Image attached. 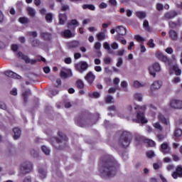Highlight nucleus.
Returning a JSON list of instances; mask_svg holds the SVG:
<instances>
[{
  "label": "nucleus",
  "mask_w": 182,
  "mask_h": 182,
  "mask_svg": "<svg viewBox=\"0 0 182 182\" xmlns=\"http://www.w3.org/2000/svg\"><path fill=\"white\" fill-rule=\"evenodd\" d=\"M178 15V13L175 11H169L165 14L166 19H173V18H176Z\"/></svg>",
  "instance_id": "obj_19"
},
{
  "label": "nucleus",
  "mask_w": 182,
  "mask_h": 182,
  "mask_svg": "<svg viewBox=\"0 0 182 182\" xmlns=\"http://www.w3.org/2000/svg\"><path fill=\"white\" fill-rule=\"evenodd\" d=\"M94 63L95 65H100L102 63V60H100L99 58H95L94 60Z\"/></svg>",
  "instance_id": "obj_63"
},
{
  "label": "nucleus",
  "mask_w": 182,
  "mask_h": 182,
  "mask_svg": "<svg viewBox=\"0 0 182 182\" xmlns=\"http://www.w3.org/2000/svg\"><path fill=\"white\" fill-rule=\"evenodd\" d=\"M132 133L124 131L119 139V144L122 146V147H127L129 144H130V141L132 140Z\"/></svg>",
  "instance_id": "obj_3"
},
{
  "label": "nucleus",
  "mask_w": 182,
  "mask_h": 182,
  "mask_svg": "<svg viewBox=\"0 0 182 182\" xmlns=\"http://www.w3.org/2000/svg\"><path fill=\"white\" fill-rule=\"evenodd\" d=\"M46 21L48 23H50L52 22V14H47L46 15Z\"/></svg>",
  "instance_id": "obj_43"
},
{
  "label": "nucleus",
  "mask_w": 182,
  "mask_h": 182,
  "mask_svg": "<svg viewBox=\"0 0 182 182\" xmlns=\"http://www.w3.org/2000/svg\"><path fill=\"white\" fill-rule=\"evenodd\" d=\"M46 170L43 168H40L38 170V176L41 180H43V178H46Z\"/></svg>",
  "instance_id": "obj_23"
},
{
  "label": "nucleus",
  "mask_w": 182,
  "mask_h": 182,
  "mask_svg": "<svg viewBox=\"0 0 182 182\" xmlns=\"http://www.w3.org/2000/svg\"><path fill=\"white\" fill-rule=\"evenodd\" d=\"M182 135V130L180 129H177L175 131L174 136L175 137H180Z\"/></svg>",
  "instance_id": "obj_45"
},
{
  "label": "nucleus",
  "mask_w": 182,
  "mask_h": 182,
  "mask_svg": "<svg viewBox=\"0 0 182 182\" xmlns=\"http://www.w3.org/2000/svg\"><path fill=\"white\" fill-rule=\"evenodd\" d=\"M111 48L114 50L119 49V44H117L116 42H114L111 44Z\"/></svg>",
  "instance_id": "obj_54"
},
{
  "label": "nucleus",
  "mask_w": 182,
  "mask_h": 182,
  "mask_svg": "<svg viewBox=\"0 0 182 182\" xmlns=\"http://www.w3.org/2000/svg\"><path fill=\"white\" fill-rule=\"evenodd\" d=\"M75 68L78 72H80V73H83V72L87 70L89 64H87L86 61H80L75 64Z\"/></svg>",
  "instance_id": "obj_7"
},
{
  "label": "nucleus",
  "mask_w": 182,
  "mask_h": 182,
  "mask_svg": "<svg viewBox=\"0 0 182 182\" xmlns=\"http://www.w3.org/2000/svg\"><path fill=\"white\" fill-rule=\"evenodd\" d=\"M163 86V82L160 80H155L154 82L151 85V92L154 90H159Z\"/></svg>",
  "instance_id": "obj_12"
},
{
  "label": "nucleus",
  "mask_w": 182,
  "mask_h": 182,
  "mask_svg": "<svg viewBox=\"0 0 182 182\" xmlns=\"http://www.w3.org/2000/svg\"><path fill=\"white\" fill-rule=\"evenodd\" d=\"M146 107H147L146 105L140 106L137 105L136 103L128 104L125 107L124 114H122L119 112L118 117L123 119L124 117H127V116L134 114L136 112V119L134 120L138 123H141V124H146V123L149 122L146 117H144V110H146Z\"/></svg>",
  "instance_id": "obj_2"
},
{
  "label": "nucleus",
  "mask_w": 182,
  "mask_h": 182,
  "mask_svg": "<svg viewBox=\"0 0 182 182\" xmlns=\"http://www.w3.org/2000/svg\"><path fill=\"white\" fill-rule=\"evenodd\" d=\"M79 45H80L79 41H73L70 43V48H77Z\"/></svg>",
  "instance_id": "obj_48"
},
{
  "label": "nucleus",
  "mask_w": 182,
  "mask_h": 182,
  "mask_svg": "<svg viewBox=\"0 0 182 182\" xmlns=\"http://www.w3.org/2000/svg\"><path fill=\"white\" fill-rule=\"evenodd\" d=\"M121 87L124 90V92H127V82L122 81Z\"/></svg>",
  "instance_id": "obj_41"
},
{
  "label": "nucleus",
  "mask_w": 182,
  "mask_h": 182,
  "mask_svg": "<svg viewBox=\"0 0 182 182\" xmlns=\"http://www.w3.org/2000/svg\"><path fill=\"white\" fill-rule=\"evenodd\" d=\"M115 31L119 33V35L124 36L127 33L126 28L122 26L117 27Z\"/></svg>",
  "instance_id": "obj_22"
},
{
  "label": "nucleus",
  "mask_w": 182,
  "mask_h": 182,
  "mask_svg": "<svg viewBox=\"0 0 182 182\" xmlns=\"http://www.w3.org/2000/svg\"><path fill=\"white\" fill-rule=\"evenodd\" d=\"M76 86L78 89H83L85 87V84L83 83V81L78 80L76 82Z\"/></svg>",
  "instance_id": "obj_36"
},
{
  "label": "nucleus",
  "mask_w": 182,
  "mask_h": 182,
  "mask_svg": "<svg viewBox=\"0 0 182 182\" xmlns=\"http://www.w3.org/2000/svg\"><path fill=\"white\" fill-rule=\"evenodd\" d=\"M160 151L163 154H171V149L168 146V144L164 143L161 145Z\"/></svg>",
  "instance_id": "obj_10"
},
{
  "label": "nucleus",
  "mask_w": 182,
  "mask_h": 182,
  "mask_svg": "<svg viewBox=\"0 0 182 182\" xmlns=\"http://www.w3.org/2000/svg\"><path fill=\"white\" fill-rule=\"evenodd\" d=\"M18 21L20 23H28L29 22V20L26 17H21Z\"/></svg>",
  "instance_id": "obj_40"
},
{
  "label": "nucleus",
  "mask_w": 182,
  "mask_h": 182,
  "mask_svg": "<svg viewBox=\"0 0 182 182\" xmlns=\"http://www.w3.org/2000/svg\"><path fill=\"white\" fill-rule=\"evenodd\" d=\"M106 103H114V99L112 95H107L105 98Z\"/></svg>",
  "instance_id": "obj_38"
},
{
  "label": "nucleus",
  "mask_w": 182,
  "mask_h": 182,
  "mask_svg": "<svg viewBox=\"0 0 182 182\" xmlns=\"http://www.w3.org/2000/svg\"><path fill=\"white\" fill-rule=\"evenodd\" d=\"M165 51L166 52V53H168L169 55H171V53H173V48H166Z\"/></svg>",
  "instance_id": "obj_62"
},
{
  "label": "nucleus",
  "mask_w": 182,
  "mask_h": 182,
  "mask_svg": "<svg viewBox=\"0 0 182 182\" xmlns=\"http://www.w3.org/2000/svg\"><path fill=\"white\" fill-rule=\"evenodd\" d=\"M117 89V87H111L109 89L108 92L109 93H115Z\"/></svg>",
  "instance_id": "obj_64"
},
{
  "label": "nucleus",
  "mask_w": 182,
  "mask_h": 182,
  "mask_svg": "<svg viewBox=\"0 0 182 182\" xmlns=\"http://www.w3.org/2000/svg\"><path fill=\"white\" fill-rule=\"evenodd\" d=\"M72 25L73 26H77L79 25V22H77V20L76 19L72 20L70 23H68V28L72 29Z\"/></svg>",
  "instance_id": "obj_29"
},
{
  "label": "nucleus",
  "mask_w": 182,
  "mask_h": 182,
  "mask_svg": "<svg viewBox=\"0 0 182 182\" xmlns=\"http://www.w3.org/2000/svg\"><path fill=\"white\" fill-rule=\"evenodd\" d=\"M95 79H96V75L92 71L88 72L85 77V80L89 85H92L95 82Z\"/></svg>",
  "instance_id": "obj_9"
},
{
  "label": "nucleus",
  "mask_w": 182,
  "mask_h": 182,
  "mask_svg": "<svg viewBox=\"0 0 182 182\" xmlns=\"http://www.w3.org/2000/svg\"><path fill=\"white\" fill-rule=\"evenodd\" d=\"M133 86L134 87H143V86H144V84H142L141 82H139L138 80H135L133 82Z\"/></svg>",
  "instance_id": "obj_37"
},
{
  "label": "nucleus",
  "mask_w": 182,
  "mask_h": 182,
  "mask_svg": "<svg viewBox=\"0 0 182 182\" xmlns=\"http://www.w3.org/2000/svg\"><path fill=\"white\" fill-rule=\"evenodd\" d=\"M61 77L66 79V77H70L72 76V70L68 68H63L60 73Z\"/></svg>",
  "instance_id": "obj_13"
},
{
  "label": "nucleus",
  "mask_w": 182,
  "mask_h": 182,
  "mask_svg": "<svg viewBox=\"0 0 182 182\" xmlns=\"http://www.w3.org/2000/svg\"><path fill=\"white\" fill-rule=\"evenodd\" d=\"M62 36H64V38H73V33H72V31H70V30H65L63 33Z\"/></svg>",
  "instance_id": "obj_25"
},
{
  "label": "nucleus",
  "mask_w": 182,
  "mask_h": 182,
  "mask_svg": "<svg viewBox=\"0 0 182 182\" xmlns=\"http://www.w3.org/2000/svg\"><path fill=\"white\" fill-rule=\"evenodd\" d=\"M42 151L43 153L46 154V156H49V154H50V149H49V148H48L46 146H43L41 147Z\"/></svg>",
  "instance_id": "obj_35"
},
{
  "label": "nucleus",
  "mask_w": 182,
  "mask_h": 182,
  "mask_svg": "<svg viewBox=\"0 0 182 182\" xmlns=\"http://www.w3.org/2000/svg\"><path fill=\"white\" fill-rule=\"evenodd\" d=\"M82 8L84 9H90V11H95V9H96V8L95 7L94 5L92 4H84L82 6Z\"/></svg>",
  "instance_id": "obj_34"
},
{
  "label": "nucleus",
  "mask_w": 182,
  "mask_h": 182,
  "mask_svg": "<svg viewBox=\"0 0 182 182\" xmlns=\"http://www.w3.org/2000/svg\"><path fill=\"white\" fill-rule=\"evenodd\" d=\"M136 15L139 19H144L146 18V13L144 11H136Z\"/></svg>",
  "instance_id": "obj_31"
},
{
  "label": "nucleus",
  "mask_w": 182,
  "mask_h": 182,
  "mask_svg": "<svg viewBox=\"0 0 182 182\" xmlns=\"http://www.w3.org/2000/svg\"><path fill=\"white\" fill-rule=\"evenodd\" d=\"M13 132H14L13 137L14 140H18V139L21 137V129L19 128H14L13 129Z\"/></svg>",
  "instance_id": "obj_21"
},
{
  "label": "nucleus",
  "mask_w": 182,
  "mask_h": 182,
  "mask_svg": "<svg viewBox=\"0 0 182 182\" xmlns=\"http://www.w3.org/2000/svg\"><path fill=\"white\" fill-rule=\"evenodd\" d=\"M134 39H136L137 42H144L145 41L144 38L139 35L135 36Z\"/></svg>",
  "instance_id": "obj_50"
},
{
  "label": "nucleus",
  "mask_w": 182,
  "mask_h": 182,
  "mask_svg": "<svg viewBox=\"0 0 182 182\" xmlns=\"http://www.w3.org/2000/svg\"><path fill=\"white\" fill-rule=\"evenodd\" d=\"M134 99L138 102H143V95L141 93L136 92L134 94Z\"/></svg>",
  "instance_id": "obj_26"
},
{
  "label": "nucleus",
  "mask_w": 182,
  "mask_h": 182,
  "mask_svg": "<svg viewBox=\"0 0 182 182\" xmlns=\"http://www.w3.org/2000/svg\"><path fill=\"white\" fill-rule=\"evenodd\" d=\"M173 178H178V177H182V167L178 166L176 167L175 172L172 173Z\"/></svg>",
  "instance_id": "obj_16"
},
{
  "label": "nucleus",
  "mask_w": 182,
  "mask_h": 182,
  "mask_svg": "<svg viewBox=\"0 0 182 182\" xmlns=\"http://www.w3.org/2000/svg\"><path fill=\"white\" fill-rule=\"evenodd\" d=\"M109 112H108V116H113V114H116V108L114 106H111L108 108Z\"/></svg>",
  "instance_id": "obj_33"
},
{
  "label": "nucleus",
  "mask_w": 182,
  "mask_h": 182,
  "mask_svg": "<svg viewBox=\"0 0 182 182\" xmlns=\"http://www.w3.org/2000/svg\"><path fill=\"white\" fill-rule=\"evenodd\" d=\"M27 12L30 16H35V9H32L31 7L27 8Z\"/></svg>",
  "instance_id": "obj_39"
},
{
  "label": "nucleus",
  "mask_w": 182,
  "mask_h": 182,
  "mask_svg": "<svg viewBox=\"0 0 182 182\" xmlns=\"http://www.w3.org/2000/svg\"><path fill=\"white\" fill-rule=\"evenodd\" d=\"M136 140L137 141H145V143H147L148 146H149L150 147H154V146H156V142H154V141L151 140V139H145L144 140V137L141 136H138L136 138Z\"/></svg>",
  "instance_id": "obj_8"
},
{
  "label": "nucleus",
  "mask_w": 182,
  "mask_h": 182,
  "mask_svg": "<svg viewBox=\"0 0 182 182\" xmlns=\"http://www.w3.org/2000/svg\"><path fill=\"white\" fill-rule=\"evenodd\" d=\"M41 38H43V39H45L46 41H48V39H50V38H52L50 33L46 32H41Z\"/></svg>",
  "instance_id": "obj_27"
},
{
  "label": "nucleus",
  "mask_w": 182,
  "mask_h": 182,
  "mask_svg": "<svg viewBox=\"0 0 182 182\" xmlns=\"http://www.w3.org/2000/svg\"><path fill=\"white\" fill-rule=\"evenodd\" d=\"M28 35L29 36H32L33 38H36V36H38V33H36V31L28 32Z\"/></svg>",
  "instance_id": "obj_55"
},
{
  "label": "nucleus",
  "mask_w": 182,
  "mask_h": 182,
  "mask_svg": "<svg viewBox=\"0 0 182 182\" xmlns=\"http://www.w3.org/2000/svg\"><path fill=\"white\" fill-rule=\"evenodd\" d=\"M94 70H95V72L100 73L102 70H103V69L100 65H96L94 68Z\"/></svg>",
  "instance_id": "obj_53"
},
{
  "label": "nucleus",
  "mask_w": 182,
  "mask_h": 182,
  "mask_svg": "<svg viewBox=\"0 0 182 182\" xmlns=\"http://www.w3.org/2000/svg\"><path fill=\"white\" fill-rule=\"evenodd\" d=\"M6 76H8V77H12L13 79H21V75L11 71V70H7L5 73Z\"/></svg>",
  "instance_id": "obj_18"
},
{
  "label": "nucleus",
  "mask_w": 182,
  "mask_h": 182,
  "mask_svg": "<svg viewBox=\"0 0 182 182\" xmlns=\"http://www.w3.org/2000/svg\"><path fill=\"white\" fill-rule=\"evenodd\" d=\"M70 8L68 5H63L61 7V11L65 12V11H69Z\"/></svg>",
  "instance_id": "obj_57"
},
{
  "label": "nucleus",
  "mask_w": 182,
  "mask_h": 182,
  "mask_svg": "<svg viewBox=\"0 0 182 182\" xmlns=\"http://www.w3.org/2000/svg\"><path fill=\"white\" fill-rule=\"evenodd\" d=\"M104 62L105 65H110V63H112V58H110V57H105L104 58Z\"/></svg>",
  "instance_id": "obj_51"
},
{
  "label": "nucleus",
  "mask_w": 182,
  "mask_h": 182,
  "mask_svg": "<svg viewBox=\"0 0 182 182\" xmlns=\"http://www.w3.org/2000/svg\"><path fill=\"white\" fill-rule=\"evenodd\" d=\"M11 95H13V96H16V95H18V90L16 88H13L11 91Z\"/></svg>",
  "instance_id": "obj_61"
},
{
  "label": "nucleus",
  "mask_w": 182,
  "mask_h": 182,
  "mask_svg": "<svg viewBox=\"0 0 182 182\" xmlns=\"http://www.w3.org/2000/svg\"><path fill=\"white\" fill-rule=\"evenodd\" d=\"M181 80H180V77H175L171 80L172 83L173 85H177V83H180Z\"/></svg>",
  "instance_id": "obj_44"
},
{
  "label": "nucleus",
  "mask_w": 182,
  "mask_h": 182,
  "mask_svg": "<svg viewBox=\"0 0 182 182\" xmlns=\"http://www.w3.org/2000/svg\"><path fill=\"white\" fill-rule=\"evenodd\" d=\"M18 49H19V48L18 47V45L14 44L11 46V50H13V52H16Z\"/></svg>",
  "instance_id": "obj_60"
},
{
  "label": "nucleus",
  "mask_w": 182,
  "mask_h": 182,
  "mask_svg": "<svg viewBox=\"0 0 182 182\" xmlns=\"http://www.w3.org/2000/svg\"><path fill=\"white\" fill-rule=\"evenodd\" d=\"M158 120L161 122L163 124H166L168 126L170 124V119L164 117L163 114H161V112H159L158 114Z\"/></svg>",
  "instance_id": "obj_14"
},
{
  "label": "nucleus",
  "mask_w": 182,
  "mask_h": 182,
  "mask_svg": "<svg viewBox=\"0 0 182 182\" xmlns=\"http://www.w3.org/2000/svg\"><path fill=\"white\" fill-rule=\"evenodd\" d=\"M18 58H21V59H23V60H25L26 63H35V60H31L28 56L23 55V53L19 52L18 53Z\"/></svg>",
  "instance_id": "obj_17"
},
{
  "label": "nucleus",
  "mask_w": 182,
  "mask_h": 182,
  "mask_svg": "<svg viewBox=\"0 0 182 182\" xmlns=\"http://www.w3.org/2000/svg\"><path fill=\"white\" fill-rule=\"evenodd\" d=\"M152 126L153 127H154V129H156V130H159V132H161V130H163V126L160 124V122H155L152 124Z\"/></svg>",
  "instance_id": "obj_32"
},
{
  "label": "nucleus",
  "mask_w": 182,
  "mask_h": 182,
  "mask_svg": "<svg viewBox=\"0 0 182 182\" xmlns=\"http://www.w3.org/2000/svg\"><path fill=\"white\" fill-rule=\"evenodd\" d=\"M94 48L95 50H100V49L102 48V43H100V42H96L94 46Z\"/></svg>",
  "instance_id": "obj_42"
},
{
  "label": "nucleus",
  "mask_w": 182,
  "mask_h": 182,
  "mask_svg": "<svg viewBox=\"0 0 182 182\" xmlns=\"http://www.w3.org/2000/svg\"><path fill=\"white\" fill-rule=\"evenodd\" d=\"M20 173L21 174H28V173H31L32 171V163L31 162H23L21 164Z\"/></svg>",
  "instance_id": "obj_6"
},
{
  "label": "nucleus",
  "mask_w": 182,
  "mask_h": 182,
  "mask_svg": "<svg viewBox=\"0 0 182 182\" xmlns=\"http://www.w3.org/2000/svg\"><path fill=\"white\" fill-rule=\"evenodd\" d=\"M148 108L151 111L150 115L152 116L153 117H154V116H156V113L154 112V110H157V107H156L153 105H150L149 106H148Z\"/></svg>",
  "instance_id": "obj_28"
},
{
  "label": "nucleus",
  "mask_w": 182,
  "mask_h": 182,
  "mask_svg": "<svg viewBox=\"0 0 182 182\" xmlns=\"http://www.w3.org/2000/svg\"><path fill=\"white\" fill-rule=\"evenodd\" d=\"M122 65H123V59H122V58H119L118 59L117 63V68H120Z\"/></svg>",
  "instance_id": "obj_59"
},
{
  "label": "nucleus",
  "mask_w": 182,
  "mask_h": 182,
  "mask_svg": "<svg viewBox=\"0 0 182 182\" xmlns=\"http://www.w3.org/2000/svg\"><path fill=\"white\" fill-rule=\"evenodd\" d=\"M58 135L60 137L61 140H65V141L68 140V136H66V135H65L60 132L58 134Z\"/></svg>",
  "instance_id": "obj_56"
},
{
  "label": "nucleus",
  "mask_w": 182,
  "mask_h": 182,
  "mask_svg": "<svg viewBox=\"0 0 182 182\" xmlns=\"http://www.w3.org/2000/svg\"><path fill=\"white\" fill-rule=\"evenodd\" d=\"M169 36L173 39V41H177V33L173 30L169 31Z\"/></svg>",
  "instance_id": "obj_30"
},
{
  "label": "nucleus",
  "mask_w": 182,
  "mask_h": 182,
  "mask_svg": "<svg viewBox=\"0 0 182 182\" xmlns=\"http://www.w3.org/2000/svg\"><path fill=\"white\" fill-rule=\"evenodd\" d=\"M169 109H176L180 110L182 109V100L177 99H172L169 101L168 108H164V110L167 112Z\"/></svg>",
  "instance_id": "obj_4"
},
{
  "label": "nucleus",
  "mask_w": 182,
  "mask_h": 182,
  "mask_svg": "<svg viewBox=\"0 0 182 182\" xmlns=\"http://www.w3.org/2000/svg\"><path fill=\"white\" fill-rule=\"evenodd\" d=\"M58 16H59V24L65 25V22H66L68 19V16H66V14H60Z\"/></svg>",
  "instance_id": "obj_20"
},
{
  "label": "nucleus",
  "mask_w": 182,
  "mask_h": 182,
  "mask_svg": "<svg viewBox=\"0 0 182 182\" xmlns=\"http://www.w3.org/2000/svg\"><path fill=\"white\" fill-rule=\"evenodd\" d=\"M147 45L149 46V48H154L156 46V44L154 43V40L153 39H150Z\"/></svg>",
  "instance_id": "obj_46"
},
{
  "label": "nucleus",
  "mask_w": 182,
  "mask_h": 182,
  "mask_svg": "<svg viewBox=\"0 0 182 182\" xmlns=\"http://www.w3.org/2000/svg\"><path fill=\"white\" fill-rule=\"evenodd\" d=\"M103 48L106 49V50H110V44L107 42H105L103 44Z\"/></svg>",
  "instance_id": "obj_52"
},
{
  "label": "nucleus",
  "mask_w": 182,
  "mask_h": 182,
  "mask_svg": "<svg viewBox=\"0 0 182 182\" xmlns=\"http://www.w3.org/2000/svg\"><path fill=\"white\" fill-rule=\"evenodd\" d=\"M146 156H147V157H149V159H151V158L154 157V156H156V154H154V151H149L146 153Z\"/></svg>",
  "instance_id": "obj_49"
},
{
  "label": "nucleus",
  "mask_w": 182,
  "mask_h": 182,
  "mask_svg": "<svg viewBox=\"0 0 182 182\" xmlns=\"http://www.w3.org/2000/svg\"><path fill=\"white\" fill-rule=\"evenodd\" d=\"M156 56L158 59H159V60H162V62H165V63H168V65H170V60H168V58H167V56L163 54V53L158 52L156 54Z\"/></svg>",
  "instance_id": "obj_15"
},
{
  "label": "nucleus",
  "mask_w": 182,
  "mask_h": 182,
  "mask_svg": "<svg viewBox=\"0 0 182 182\" xmlns=\"http://www.w3.org/2000/svg\"><path fill=\"white\" fill-rule=\"evenodd\" d=\"M161 71V66L158 63H154L149 67V75H151V76H153V77H156V73H159V72Z\"/></svg>",
  "instance_id": "obj_5"
},
{
  "label": "nucleus",
  "mask_w": 182,
  "mask_h": 182,
  "mask_svg": "<svg viewBox=\"0 0 182 182\" xmlns=\"http://www.w3.org/2000/svg\"><path fill=\"white\" fill-rule=\"evenodd\" d=\"M119 164L111 156H107L100 159L99 164V174L101 177H114Z\"/></svg>",
  "instance_id": "obj_1"
},
{
  "label": "nucleus",
  "mask_w": 182,
  "mask_h": 182,
  "mask_svg": "<svg viewBox=\"0 0 182 182\" xmlns=\"http://www.w3.org/2000/svg\"><path fill=\"white\" fill-rule=\"evenodd\" d=\"M106 30L104 29L102 31V32L101 33H99L97 35V38L98 39V41H103L104 39H106Z\"/></svg>",
  "instance_id": "obj_24"
},
{
  "label": "nucleus",
  "mask_w": 182,
  "mask_h": 182,
  "mask_svg": "<svg viewBox=\"0 0 182 182\" xmlns=\"http://www.w3.org/2000/svg\"><path fill=\"white\" fill-rule=\"evenodd\" d=\"M91 97H95V99H97L100 97V93L95 92L91 95Z\"/></svg>",
  "instance_id": "obj_58"
},
{
  "label": "nucleus",
  "mask_w": 182,
  "mask_h": 182,
  "mask_svg": "<svg viewBox=\"0 0 182 182\" xmlns=\"http://www.w3.org/2000/svg\"><path fill=\"white\" fill-rule=\"evenodd\" d=\"M168 69L171 73L175 72L176 76H180L181 75V70L177 65H171V64H168Z\"/></svg>",
  "instance_id": "obj_11"
},
{
  "label": "nucleus",
  "mask_w": 182,
  "mask_h": 182,
  "mask_svg": "<svg viewBox=\"0 0 182 182\" xmlns=\"http://www.w3.org/2000/svg\"><path fill=\"white\" fill-rule=\"evenodd\" d=\"M143 26L146 31H150V27L149 26V21L147 20L144 21Z\"/></svg>",
  "instance_id": "obj_47"
}]
</instances>
